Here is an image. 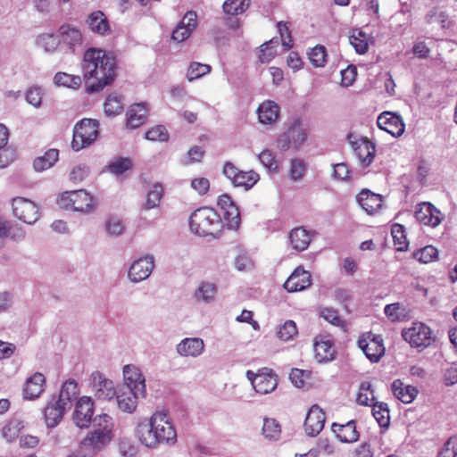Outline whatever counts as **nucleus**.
<instances>
[{
  "instance_id": "f257e3e1",
  "label": "nucleus",
  "mask_w": 457,
  "mask_h": 457,
  "mask_svg": "<svg viewBox=\"0 0 457 457\" xmlns=\"http://www.w3.org/2000/svg\"><path fill=\"white\" fill-rule=\"evenodd\" d=\"M116 57L112 52L100 48H88L84 53L82 69L86 79L94 78L96 82L88 86V93H96L112 83L116 78Z\"/></svg>"
},
{
  "instance_id": "f03ea898",
  "label": "nucleus",
  "mask_w": 457,
  "mask_h": 457,
  "mask_svg": "<svg viewBox=\"0 0 457 457\" xmlns=\"http://www.w3.org/2000/svg\"><path fill=\"white\" fill-rule=\"evenodd\" d=\"M111 420L112 418L107 414L94 418L95 428L87 432L79 444V454L81 457H94L112 441Z\"/></svg>"
},
{
  "instance_id": "7ed1b4c3",
  "label": "nucleus",
  "mask_w": 457,
  "mask_h": 457,
  "mask_svg": "<svg viewBox=\"0 0 457 457\" xmlns=\"http://www.w3.org/2000/svg\"><path fill=\"white\" fill-rule=\"evenodd\" d=\"M190 229L193 233L205 237L213 235L221 227V219L212 208L204 207L195 210L190 216Z\"/></svg>"
},
{
  "instance_id": "20e7f679",
  "label": "nucleus",
  "mask_w": 457,
  "mask_h": 457,
  "mask_svg": "<svg viewBox=\"0 0 457 457\" xmlns=\"http://www.w3.org/2000/svg\"><path fill=\"white\" fill-rule=\"evenodd\" d=\"M58 204L62 209L86 214L94 212L96 208L93 195L84 189L64 192L58 199Z\"/></svg>"
},
{
  "instance_id": "39448f33",
  "label": "nucleus",
  "mask_w": 457,
  "mask_h": 457,
  "mask_svg": "<svg viewBox=\"0 0 457 457\" xmlns=\"http://www.w3.org/2000/svg\"><path fill=\"white\" fill-rule=\"evenodd\" d=\"M99 123L96 120L82 119L76 123L73 129L71 147L79 151L90 145L98 137Z\"/></svg>"
},
{
  "instance_id": "423d86ee",
  "label": "nucleus",
  "mask_w": 457,
  "mask_h": 457,
  "mask_svg": "<svg viewBox=\"0 0 457 457\" xmlns=\"http://www.w3.org/2000/svg\"><path fill=\"white\" fill-rule=\"evenodd\" d=\"M308 137V129L301 119H295L287 130L278 138V146L281 151L289 148L298 149Z\"/></svg>"
},
{
  "instance_id": "0eeeda50",
  "label": "nucleus",
  "mask_w": 457,
  "mask_h": 457,
  "mask_svg": "<svg viewBox=\"0 0 457 457\" xmlns=\"http://www.w3.org/2000/svg\"><path fill=\"white\" fill-rule=\"evenodd\" d=\"M402 336L411 347L419 348L420 351L430 346L435 341L431 328L422 322L413 323L411 328L403 329Z\"/></svg>"
},
{
  "instance_id": "6e6552de",
  "label": "nucleus",
  "mask_w": 457,
  "mask_h": 457,
  "mask_svg": "<svg viewBox=\"0 0 457 457\" xmlns=\"http://www.w3.org/2000/svg\"><path fill=\"white\" fill-rule=\"evenodd\" d=\"M246 378L251 381L255 392L261 395L271 393L278 386L277 375L267 368H263L262 370H259L258 373L248 370L246 372Z\"/></svg>"
},
{
  "instance_id": "1a4fd4ad",
  "label": "nucleus",
  "mask_w": 457,
  "mask_h": 457,
  "mask_svg": "<svg viewBox=\"0 0 457 457\" xmlns=\"http://www.w3.org/2000/svg\"><path fill=\"white\" fill-rule=\"evenodd\" d=\"M155 423V432L160 437V445H173L177 442V432L165 411H156L153 414Z\"/></svg>"
},
{
  "instance_id": "9d476101",
  "label": "nucleus",
  "mask_w": 457,
  "mask_h": 457,
  "mask_svg": "<svg viewBox=\"0 0 457 457\" xmlns=\"http://www.w3.org/2000/svg\"><path fill=\"white\" fill-rule=\"evenodd\" d=\"M90 386L94 396L97 400L110 401L117 394L113 382L99 371H95L91 374Z\"/></svg>"
},
{
  "instance_id": "9b49d317",
  "label": "nucleus",
  "mask_w": 457,
  "mask_h": 457,
  "mask_svg": "<svg viewBox=\"0 0 457 457\" xmlns=\"http://www.w3.org/2000/svg\"><path fill=\"white\" fill-rule=\"evenodd\" d=\"M12 212L15 217L27 224H34L39 219L37 204L24 197H15L12 200Z\"/></svg>"
},
{
  "instance_id": "f8f14e48",
  "label": "nucleus",
  "mask_w": 457,
  "mask_h": 457,
  "mask_svg": "<svg viewBox=\"0 0 457 457\" xmlns=\"http://www.w3.org/2000/svg\"><path fill=\"white\" fill-rule=\"evenodd\" d=\"M154 257L146 254L134 261L129 269L128 278L132 283H139L150 277L154 269Z\"/></svg>"
},
{
  "instance_id": "ddd939ff",
  "label": "nucleus",
  "mask_w": 457,
  "mask_h": 457,
  "mask_svg": "<svg viewBox=\"0 0 457 457\" xmlns=\"http://www.w3.org/2000/svg\"><path fill=\"white\" fill-rule=\"evenodd\" d=\"M353 136H348V142L352 149L362 167H368L374 160L376 154V146L373 142L367 137H361L353 140Z\"/></svg>"
},
{
  "instance_id": "4468645a",
  "label": "nucleus",
  "mask_w": 457,
  "mask_h": 457,
  "mask_svg": "<svg viewBox=\"0 0 457 457\" xmlns=\"http://www.w3.org/2000/svg\"><path fill=\"white\" fill-rule=\"evenodd\" d=\"M94 402L89 396H82L78 399L72 414L73 422L79 428H87L91 421L94 422Z\"/></svg>"
},
{
  "instance_id": "2eb2a0df",
  "label": "nucleus",
  "mask_w": 457,
  "mask_h": 457,
  "mask_svg": "<svg viewBox=\"0 0 457 457\" xmlns=\"http://www.w3.org/2000/svg\"><path fill=\"white\" fill-rule=\"evenodd\" d=\"M155 423L153 422V415L149 420L138 422L136 428V436L139 442L147 448L154 449L160 445V437L155 432Z\"/></svg>"
},
{
  "instance_id": "dca6fc26",
  "label": "nucleus",
  "mask_w": 457,
  "mask_h": 457,
  "mask_svg": "<svg viewBox=\"0 0 457 457\" xmlns=\"http://www.w3.org/2000/svg\"><path fill=\"white\" fill-rule=\"evenodd\" d=\"M358 345L371 362H378L385 353L383 340L379 336L370 334L367 337H361Z\"/></svg>"
},
{
  "instance_id": "f3484780",
  "label": "nucleus",
  "mask_w": 457,
  "mask_h": 457,
  "mask_svg": "<svg viewBox=\"0 0 457 457\" xmlns=\"http://www.w3.org/2000/svg\"><path fill=\"white\" fill-rule=\"evenodd\" d=\"M415 218L420 223L435 228L441 223L444 215L432 204L425 202L418 205Z\"/></svg>"
},
{
  "instance_id": "a211bd4d",
  "label": "nucleus",
  "mask_w": 457,
  "mask_h": 457,
  "mask_svg": "<svg viewBox=\"0 0 457 457\" xmlns=\"http://www.w3.org/2000/svg\"><path fill=\"white\" fill-rule=\"evenodd\" d=\"M218 205L224 211V219L229 229H237L241 223L240 212L231 197L224 194L219 197Z\"/></svg>"
},
{
  "instance_id": "6ab92c4d",
  "label": "nucleus",
  "mask_w": 457,
  "mask_h": 457,
  "mask_svg": "<svg viewBox=\"0 0 457 457\" xmlns=\"http://www.w3.org/2000/svg\"><path fill=\"white\" fill-rule=\"evenodd\" d=\"M380 129L386 131L393 137H400L404 132V123L400 115L390 112H384L379 114L377 120Z\"/></svg>"
},
{
  "instance_id": "aec40b11",
  "label": "nucleus",
  "mask_w": 457,
  "mask_h": 457,
  "mask_svg": "<svg viewBox=\"0 0 457 457\" xmlns=\"http://www.w3.org/2000/svg\"><path fill=\"white\" fill-rule=\"evenodd\" d=\"M326 416L322 409L318 405H312L304 420V430L307 436H316L323 429Z\"/></svg>"
},
{
  "instance_id": "412c9836",
  "label": "nucleus",
  "mask_w": 457,
  "mask_h": 457,
  "mask_svg": "<svg viewBox=\"0 0 457 457\" xmlns=\"http://www.w3.org/2000/svg\"><path fill=\"white\" fill-rule=\"evenodd\" d=\"M125 388H129L141 394V397L146 395L145 377L140 370L134 365H125L123 368Z\"/></svg>"
},
{
  "instance_id": "4be33fe9",
  "label": "nucleus",
  "mask_w": 457,
  "mask_h": 457,
  "mask_svg": "<svg viewBox=\"0 0 457 457\" xmlns=\"http://www.w3.org/2000/svg\"><path fill=\"white\" fill-rule=\"evenodd\" d=\"M67 411L68 409L56 400V395H52L44 409V418L47 428L56 427Z\"/></svg>"
},
{
  "instance_id": "5701e85b",
  "label": "nucleus",
  "mask_w": 457,
  "mask_h": 457,
  "mask_svg": "<svg viewBox=\"0 0 457 457\" xmlns=\"http://www.w3.org/2000/svg\"><path fill=\"white\" fill-rule=\"evenodd\" d=\"M312 284L311 274L303 268H296L284 284V288L288 292L301 291Z\"/></svg>"
},
{
  "instance_id": "b1692460",
  "label": "nucleus",
  "mask_w": 457,
  "mask_h": 457,
  "mask_svg": "<svg viewBox=\"0 0 457 457\" xmlns=\"http://www.w3.org/2000/svg\"><path fill=\"white\" fill-rule=\"evenodd\" d=\"M115 397L118 408L120 411L132 413L137 409V399L141 397V394H137V392H135L133 389L123 387L117 391Z\"/></svg>"
},
{
  "instance_id": "393cba45",
  "label": "nucleus",
  "mask_w": 457,
  "mask_h": 457,
  "mask_svg": "<svg viewBox=\"0 0 457 457\" xmlns=\"http://www.w3.org/2000/svg\"><path fill=\"white\" fill-rule=\"evenodd\" d=\"M61 39L71 52H75L77 48L82 46L83 37L80 30L70 24H62L59 28Z\"/></svg>"
},
{
  "instance_id": "a878e982",
  "label": "nucleus",
  "mask_w": 457,
  "mask_h": 457,
  "mask_svg": "<svg viewBox=\"0 0 457 457\" xmlns=\"http://www.w3.org/2000/svg\"><path fill=\"white\" fill-rule=\"evenodd\" d=\"M177 353L184 357H197L204 350V340L199 337H187L176 346Z\"/></svg>"
},
{
  "instance_id": "bb28decb",
  "label": "nucleus",
  "mask_w": 457,
  "mask_h": 457,
  "mask_svg": "<svg viewBox=\"0 0 457 457\" xmlns=\"http://www.w3.org/2000/svg\"><path fill=\"white\" fill-rule=\"evenodd\" d=\"M87 25L90 30L99 36L110 35L112 30L106 15L102 11H95L91 12L87 21Z\"/></svg>"
},
{
  "instance_id": "cd10ccee",
  "label": "nucleus",
  "mask_w": 457,
  "mask_h": 457,
  "mask_svg": "<svg viewBox=\"0 0 457 457\" xmlns=\"http://www.w3.org/2000/svg\"><path fill=\"white\" fill-rule=\"evenodd\" d=\"M79 389L75 379L66 380L61 386L56 400L64 405L68 410L72 407L73 402L78 399Z\"/></svg>"
},
{
  "instance_id": "c85d7f7f",
  "label": "nucleus",
  "mask_w": 457,
  "mask_h": 457,
  "mask_svg": "<svg viewBox=\"0 0 457 457\" xmlns=\"http://www.w3.org/2000/svg\"><path fill=\"white\" fill-rule=\"evenodd\" d=\"M46 383L45 377L42 373L36 372L29 378L23 388V395L27 400H34L37 398L44 391Z\"/></svg>"
},
{
  "instance_id": "c756f323",
  "label": "nucleus",
  "mask_w": 457,
  "mask_h": 457,
  "mask_svg": "<svg viewBox=\"0 0 457 457\" xmlns=\"http://www.w3.org/2000/svg\"><path fill=\"white\" fill-rule=\"evenodd\" d=\"M361 207L369 214L373 213L382 206V197L369 189H362L356 196Z\"/></svg>"
},
{
  "instance_id": "7c9ffc66",
  "label": "nucleus",
  "mask_w": 457,
  "mask_h": 457,
  "mask_svg": "<svg viewBox=\"0 0 457 457\" xmlns=\"http://www.w3.org/2000/svg\"><path fill=\"white\" fill-rule=\"evenodd\" d=\"M312 236L303 227L293 228L289 233V241L292 247L299 252L304 251L309 246Z\"/></svg>"
},
{
  "instance_id": "2f4dec72",
  "label": "nucleus",
  "mask_w": 457,
  "mask_h": 457,
  "mask_svg": "<svg viewBox=\"0 0 457 457\" xmlns=\"http://www.w3.org/2000/svg\"><path fill=\"white\" fill-rule=\"evenodd\" d=\"M258 119L262 124H271L279 115L278 105L270 100L262 103L257 109Z\"/></svg>"
},
{
  "instance_id": "473e14b6",
  "label": "nucleus",
  "mask_w": 457,
  "mask_h": 457,
  "mask_svg": "<svg viewBox=\"0 0 457 457\" xmlns=\"http://www.w3.org/2000/svg\"><path fill=\"white\" fill-rule=\"evenodd\" d=\"M315 358L319 362L332 361L335 355V349L330 339L325 337L316 338L314 343Z\"/></svg>"
},
{
  "instance_id": "72a5a7b5",
  "label": "nucleus",
  "mask_w": 457,
  "mask_h": 457,
  "mask_svg": "<svg viewBox=\"0 0 457 457\" xmlns=\"http://www.w3.org/2000/svg\"><path fill=\"white\" fill-rule=\"evenodd\" d=\"M145 104H135L127 111V127L137 129L145 123L146 120Z\"/></svg>"
},
{
  "instance_id": "f704fd0d",
  "label": "nucleus",
  "mask_w": 457,
  "mask_h": 457,
  "mask_svg": "<svg viewBox=\"0 0 457 457\" xmlns=\"http://www.w3.org/2000/svg\"><path fill=\"white\" fill-rule=\"evenodd\" d=\"M332 431L337 435V438L343 443L355 442L359 434L356 430L355 422L353 420L348 421L345 425L333 423Z\"/></svg>"
},
{
  "instance_id": "c9c22d12",
  "label": "nucleus",
  "mask_w": 457,
  "mask_h": 457,
  "mask_svg": "<svg viewBox=\"0 0 457 457\" xmlns=\"http://www.w3.org/2000/svg\"><path fill=\"white\" fill-rule=\"evenodd\" d=\"M394 395L403 403H411L418 395V390L412 386H404L400 379H395L391 386Z\"/></svg>"
},
{
  "instance_id": "e433bc0d",
  "label": "nucleus",
  "mask_w": 457,
  "mask_h": 457,
  "mask_svg": "<svg viewBox=\"0 0 457 457\" xmlns=\"http://www.w3.org/2000/svg\"><path fill=\"white\" fill-rule=\"evenodd\" d=\"M217 294V287L211 282H202L194 294L197 303H210L214 301Z\"/></svg>"
},
{
  "instance_id": "4c0bfd02",
  "label": "nucleus",
  "mask_w": 457,
  "mask_h": 457,
  "mask_svg": "<svg viewBox=\"0 0 457 457\" xmlns=\"http://www.w3.org/2000/svg\"><path fill=\"white\" fill-rule=\"evenodd\" d=\"M59 158V151L52 148L47 150L44 155L38 156L34 160L33 167L36 171H43L51 168Z\"/></svg>"
},
{
  "instance_id": "58836bf2",
  "label": "nucleus",
  "mask_w": 457,
  "mask_h": 457,
  "mask_svg": "<svg viewBox=\"0 0 457 457\" xmlns=\"http://www.w3.org/2000/svg\"><path fill=\"white\" fill-rule=\"evenodd\" d=\"M9 137L7 128L0 124V168L6 167L13 159V152L5 148Z\"/></svg>"
},
{
  "instance_id": "ea45409f",
  "label": "nucleus",
  "mask_w": 457,
  "mask_h": 457,
  "mask_svg": "<svg viewBox=\"0 0 457 457\" xmlns=\"http://www.w3.org/2000/svg\"><path fill=\"white\" fill-rule=\"evenodd\" d=\"M372 415L381 428H388L390 423L389 409L386 403L375 402L371 404Z\"/></svg>"
},
{
  "instance_id": "a19ab883",
  "label": "nucleus",
  "mask_w": 457,
  "mask_h": 457,
  "mask_svg": "<svg viewBox=\"0 0 457 457\" xmlns=\"http://www.w3.org/2000/svg\"><path fill=\"white\" fill-rule=\"evenodd\" d=\"M262 435L270 441H277L280 438L281 428L279 423L272 418H264Z\"/></svg>"
},
{
  "instance_id": "79ce46f5",
  "label": "nucleus",
  "mask_w": 457,
  "mask_h": 457,
  "mask_svg": "<svg viewBox=\"0 0 457 457\" xmlns=\"http://www.w3.org/2000/svg\"><path fill=\"white\" fill-rule=\"evenodd\" d=\"M349 42L359 54H363L368 51V35L360 29H353L349 37Z\"/></svg>"
},
{
  "instance_id": "37998d69",
  "label": "nucleus",
  "mask_w": 457,
  "mask_h": 457,
  "mask_svg": "<svg viewBox=\"0 0 457 457\" xmlns=\"http://www.w3.org/2000/svg\"><path fill=\"white\" fill-rule=\"evenodd\" d=\"M374 389L368 381L361 383L357 395V403L363 406H371L375 402Z\"/></svg>"
},
{
  "instance_id": "c03bdc74",
  "label": "nucleus",
  "mask_w": 457,
  "mask_h": 457,
  "mask_svg": "<svg viewBox=\"0 0 457 457\" xmlns=\"http://www.w3.org/2000/svg\"><path fill=\"white\" fill-rule=\"evenodd\" d=\"M259 175L253 170L243 171L240 170L237 179H235V187H243L245 190L252 188L259 180Z\"/></svg>"
},
{
  "instance_id": "a18cd8bd",
  "label": "nucleus",
  "mask_w": 457,
  "mask_h": 457,
  "mask_svg": "<svg viewBox=\"0 0 457 457\" xmlns=\"http://www.w3.org/2000/svg\"><path fill=\"white\" fill-rule=\"evenodd\" d=\"M163 195V187L160 183H155L152 189L146 195L145 210H151L159 206L162 197Z\"/></svg>"
},
{
  "instance_id": "49530a36",
  "label": "nucleus",
  "mask_w": 457,
  "mask_h": 457,
  "mask_svg": "<svg viewBox=\"0 0 457 457\" xmlns=\"http://www.w3.org/2000/svg\"><path fill=\"white\" fill-rule=\"evenodd\" d=\"M131 168L132 162L129 158L126 157H117L106 166V170L116 176L121 175Z\"/></svg>"
},
{
  "instance_id": "de8ad7c7",
  "label": "nucleus",
  "mask_w": 457,
  "mask_h": 457,
  "mask_svg": "<svg viewBox=\"0 0 457 457\" xmlns=\"http://www.w3.org/2000/svg\"><path fill=\"white\" fill-rule=\"evenodd\" d=\"M24 428L23 421L19 419L11 420L2 429V436L7 441L14 440Z\"/></svg>"
},
{
  "instance_id": "09e8293b",
  "label": "nucleus",
  "mask_w": 457,
  "mask_h": 457,
  "mask_svg": "<svg viewBox=\"0 0 457 457\" xmlns=\"http://www.w3.org/2000/svg\"><path fill=\"white\" fill-rule=\"evenodd\" d=\"M54 82L57 86L77 88L81 84V78L65 72H58L54 78Z\"/></svg>"
},
{
  "instance_id": "8fccbe9b",
  "label": "nucleus",
  "mask_w": 457,
  "mask_h": 457,
  "mask_svg": "<svg viewBox=\"0 0 457 457\" xmlns=\"http://www.w3.org/2000/svg\"><path fill=\"white\" fill-rule=\"evenodd\" d=\"M250 5V0H226L223 4V10L230 15L243 13Z\"/></svg>"
},
{
  "instance_id": "3c124183",
  "label": "nucleus",
  "mask_w": 457,
  "mask_h": 457,
  "mask_svg": "<svg viewBox=\"0 0 457 457\" xmlns=\"http://www.w3.org/2000/svg\"><path fill=\"white\" fill-rule=\"evenodd\" d=\"M391 234L394 239L395 245L397 251H406L408 243L404 234V227L401 224L395 223L392 226Z\"/></svg>"
},
{
  "instance_id": "603ef678",
  "label": "nucleus",
  "mask_w": 457,
  "mask_h": 457,
  "mask_svg": "<svg viewBox=\"0 0 457 457\" xmlns=\"http://www.w3.org/2000/svg\"><path fill=\"white\" fill-rule=\"evenodd\" d=\"M104 112L108 116H115L122 110L121 99L115 94L110 95L104 104Z\"/></svg>"
},
{
  "instance_id": "864d4df0",
  "label": "nucleus",
  "mask_w": 457,
  "mask_h": 457,
  "mask_svg": "<svg viewBox=\"0 0 457 457\" xmlns=\"http://www.w3.org/2000/svg\"><path fill=\"white\" fill-rule=\"evenodd\" d=\"M37 43L46 52L53 53L57 49L60 39L53 34H43L37 37Z\"/></svg>"
},
{
  "instance_id": "5fc2aeb1",
  "label": "nucleus",
  "mask_w": 457,
  "mask_h": 457,
  "mask_svg": "<svg viewBox=\"0 0 457 457\" xmlns=\"http://www.w3.org/2000/svg\"><path fill=\"white\" fill-rule=\"evenodd\" d=\"M309 60L314 67H323L327 62L325 46L317 45L309 53Z\"/></svg>"
},
{
  "instance_id": "6e6d98bb",
  "label": "nucleus",
  "mask_w": 457,
  "mask_h": 457,
  "mask_svg": "<svg viewBox=\"0 0 457 457\" xmlns=\"http://www.w3.org/2000/svg\"><path fill=\"white\" fill-rule=\"evenodd\" d=\"M211 71V66L200 62H192L187 70V78L189 81L199 79Z\"/></svg>"
},
{
  "instance_id": "4d7b16f0",
  "label": "nucleus",
  "mask_w": 457,
  "mask_h": 457,
  "mask_svg": "<svg viewBox=\"0 0 457 457\" xmlns=\"http://www.w3.org/2000/svg\"><path fill=\"white\" fill-rule=\"evenodd\" d=\"M297 328L293 320H287L279 326L277 331L278 337L283 341H288L297 335Z\"/></svg>"
},
{
  "instance_id": "13d9d810",
  "label": "nucleus",
  "mask_w": 457,
  "mask_h": 457,
  "mask_svg": "<svg viewBox=\"0 0 457 457\" xmlns=\"http://www.w3.org/2000/svg\"><path fill=\"white\" fill-rule=\"evenodd\" d=\"M278 45V40L272 38L261 46V54L259 55L261 62L267 63L276 55V50L273 47Z\"/></svg>"
},
{
  "instance_id": "bf43d9fd",
  "label": "nucleus",
  "mask_w": 457,
  "mask_h": 457,
  "mask_svg": "<svg viewBox=\"0 0 457 457\" xmlns=\"http://www.w3.org/2000/svg\"><path fill=\"white\" fill-rule=\"evenodd\" d=\"M145 138L150 141L165 142L169 139V133L164 126L157 125L145 132Z\"/></svg>"
},
{
  "instance_id": "052dcab7",
  "label": "nucleus",
  "mask_w": 457,
  "mask_h": 457,
  "mask_svg": "<svg viewBox=\"0 0 457 457\" xmlns=\"http://www.w3.org/2000/svg\"><path fill=\"white\" fill-rule=\"evenodd\" d=\"M436 255L437 250L432 245H427L414 253V258L423 263L432 262Z\"/></svg>"
},
{
  "instance_id": "680f3d73",
  "label": "nucleus",
  "mask_w": 457,
  "mask_h": 457,
  "mask_svg": "<svg viewBox=\"0 0 457 457\" xmlns=\"http://www.w3.org/2000/svg\"><path fill=\"white\" fill-rule=\"evenodd\" d=\"M105 228L110 236L118 237L124 232V225L120 219L109 217L105 223Z\"/></svg>"
},
{
  "instance_id": "e2e57ef3",
  "label": "nucleus",
  "mask_w": 457,
  "mask_h": 457,
  "mask_svg": "<svg viewBox=\"0 0 457 457\" xmlns=\"http://www.w3.org/2000/svg\"><path fill=\"white\" fill-rule=\"evenodd\" d=\"M320 317L336 327H344V320L340 318L338 312L333 308H323L320 312Z\"/></svg>"
},
{
  "instance_id": "0e129e2a",
  "label": "nucleus",
  "mask_w": 457,
  "mask_h": 457,
  "mask_svg": "<svg viewBox=\"0 0 457 457\" xmlns=\"http://www.w3.org/2000/svg\"><path fill=\"white\" fill-rule=\"evenodd\" d=\"M277 28L281 37L282 45L285 47V50H289L293 46V39L287 24L284 21H278L277 23Z\"/></svg>"
},
{
  "instance_id": "69168bd1",
  "label": "nucleus",
  "mask_w": 457,
  "mask_h": 457,
  "mask_svg": "<svg viewBox=\"0 0 457 457\" xmlns=\"http://www.w3.org/2000/svg\"><path fill=\"white\" fill-rule=\"evenodd\" d=\"M457 456V437H450L444 445L439 453V457H456Z\"/></svg>"
},
{
  "instance_id": "338daca9",
  "label": "nucleus",
  "mask_w": 457,
  "mask_h": 457,
  "mask_svg": "<svg viewBox=\"0 0 457 457\" xmlns=\"http://www.w3.org/2000/svg\"><path fill=\"white\" fill-rule=\"evenodd\" d=\"M304 171L305 165L303 161L299 159L292 160L289 175L293 180L300 179L303 176Z\"/></svg>"
},
{
  "instance_id": "774afa93",
  "label": "nucleus",
  "mask_w": 457,
  "mask_h": 457,
  "mask_svg": "<svg viewBox=\"0 0 457 457\" xmlns=\"http://www.w3.org/2000/svg\"><path fill=\"white\" fill-rule=\"evenodd\" d=\"M259 160L263 166L268 168L270 170H276L278 169L277 162L275 161L272 153L269 150H263L259 154Z\"/></svg>"
}]
</instances>
